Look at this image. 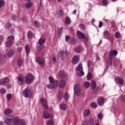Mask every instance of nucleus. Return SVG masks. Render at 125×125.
<instances>
[{"label":"nucleus","mask_w":125,"mask_h":125,"mask_svg":"<svg viewBox=\"0 0 125 125\" xmlns=\"http://www.w3.org/2000/svg\"><path fill=\"white\" fill-rule=\"evenodd\" d=\"M34 80H35V77L31 73L27 74L25 76V83L27 84H31Z\"/></svg>","instance_id":"1"},{"label":"nucleus","mask_w":125,"mask_h":125,"mask_svg":"<svg viewBox=\"0 0 125 125\" xmlns=\"http://www.w3.org/2000/svg\"><path fill=\"white\" fill-rule=\"evenodd\" d=\"M4 123L8 125H14V116L12 115H10L8 118L5 120Z\"/></svg>","instance_id":"2"},{"label":"nucleus","mask_w":125,"mask_h":125,"mask_svg":"<svg viewBox=\"0 0 125 125\" xmlns=\"http://www.w3.org/2000/svg\"><path fill=\"white\" fill-rule=\"evenodd\" d=\"M23 95L25 98H31L32 97L33 95L32 94V91L30 88H27L23 90Z\"/></svg>","instance_id":"3"},{"label":"nucleus","mask_w":125,"mask_h":125,"mask_svg":"<svg viewBox=\"0 0 125 125\" xmlns=\"http://www.w3.org/2000/svg\"><path fill=\"white\" fill-rule=\"evenodd\" d=\"M81 89L82 87L80 84H75L74 86V94L75 95H77V96H80V95H81Z\"/></svg>","instance_id":"4"},{"label":"nucleus","mask_w":125,"mask_h":125,"mask_svg":"<svg viewBox=\"0 0 125 125\" xmlns=\"http://www.w3.org/2000/svg\"><path fill=\"white\" fill-rule=\"evenodd\" d=\"M76 70L78 72L77 74L79 77H83V76L84 75V72L83 71V64L79 63L76 68Z\"/></svg>","instance_id":"5"},{"label":"nucleus","mask_w":125,"mask_h":125,"mask_svg":"<svg viewBox=\"0 0 125 125\" xmlns=\"http://www.w3.org/2000/svg\"><path fill=\"white\" fill-rule=\"evenodd\" d=\"M15 125H27L26 122L24 120H20L19 118H16L15 120Z\"/></svg>","instance_id":"6"},{"label":"nucleus","mask_w":125,"mask_h":125,"mask_svg":"<svg viewBox=\"0 0 125 125\" xmlns=\"http://www.w3.org/2000/svg\"><path fill=\"white\" fill-rule=\"evenodd\" d=\"M43 118L45 119V120H47V119H49L50 118H53V115L52 114H49L47 111L44 110L42 112Z\"/></svg>","instance_id":"7"},{"label":"nucleus","mask_w":125,"mask_h":125,"mask_svg":"<svg viewBox=\"0 0 125 125\" xmlns=\"http://www.w3.org/2000/svg\"><path fill=\"white\" fill-rule=\"evenodd\" d=\"M36 61L37 62V63H38V64H40L41 66H43L44 65V63L45 62L44 59L41 57H37L36 58Z\"/></svg>","instance_id":"8"},{"label":"nucleus","mask_w":125,"mask_h":125,"mask_svg":"<svg viewBox=\"0 0 125 125\" xmlns=\"http://www.w3.org/2000/svg\"><path fill=\"white\" fill-rule=\"evenodd\" d=\"M58 86V81L56 80L54 82V84H49L47 85L48 88L51 89L52 88H57V86Z\"/></svg>","instance_id":"9"},{"label":"nucleus","mask_w":125,"mask_h":125,"mask_svg":"<svg viewBox=\"0 0 125 125\" xmlns=\"http://www.w3.org/2000/svg\"><path fill=\"white\" fill-rule=\"evenodd\" d=\"M18 80V83L19 85H22L23 83H24V79L23 78V75H20L17 77Z\"/></svg>","instance_id":"10"},{"label":"nucleus","mask_w":125,"mask_h":125,"mask_svg":"<svg viewBox=\"0 0 125 125\" xmlns=\"http://www.w3.org/2000/svg\"><path fill=\"white\" fill-rule=\"evenodd\" d=\"M9 82V79L8 78H3L0 81V85H3L5 83H7Z\"/></svg>","instance_id":"11"},{"label":"nucleus","mask_w":125,"mask_h":125,"mask_svg":"<svg viewBox=\"0 0 125 125\" xmlns=\"http://www.w3.org/2000/svg\"><path fill=\"white\" fill-rule=\"evenodd\" d=\"M98 104L99 106H103L104 104V102L105 101V99L103 98L100 97L98 99Z\"/></svg>","instance_id":"12"},{"label":"nucleus","mask_w":125,"mask_h":125,"mask_svg":"<svg viewBox=\"0 0 125 125\" xmlns=\"http://www.w3.org/2000/svg\"><path fill=\"white\" fill-rule=\"evenodd\" d=\"M79 61V59L78 56H74L72 60H71V62L72 64H77Z\"/></svg>","instance_id":"13"},{"label":"nucleus","mask_w":125,"mask_h":125,"mask_svg":"<svg viewBox=\"0 0 125 125\" xmlns=\"http://www.w3.org/2000/svg\"><path fill=\"white\" fill-rule=\"evenodd\" d=\"M115 81L117 83H118L119 84H121V85L124 84V79H123L120 77H116L115 78Z\"/></svg>","instance_id":"14"},{"label":"nucleus","mask_w":125,"mask_h":125,"mask_svg":"<svg viewBox=\"0 0 125 125\" xmlns=\"http://www.w3.org/2000/svg\"><path fill=\"white\" fill-rule=\"evenodd\" d=\"M118 54V51L116 50H111L109 52V57H113V56H116Z\"/></svg>","instance_id":"15"},{"label":"nucleus","mask_w":125,"mask_h":125,"mask_svg":"<svg viewBox=\"0 0 125 125\" xmlns=\"http://www.w3.org/2000/svg\"><path fill=\"white\" fill-rule=\"evenodd\" d=\"M58 83L59 87L61 88H63V87H65V85L66 84V83H65V81L61 80L59 82H58Z\"/></svg>","instance_id":"16"},{"label":"nucleus","mask_w":125,"mask_h":125,"mask_svg":"<svg viewBox=\"0 0 125 125\" xmlns=\"http://www.w3.org/2000/svg\"><path fill=\"white\" fill-rule=\"evenodd\" d=\"M17 65L19 67H22L23 65V59L21 58H19L17 61Z\"/></svg>","instance_id":"17"},{"label":"nucleus","mask_w":125,"mask_h":125,"mask_svg":"<svg viewBox=\"0 0 125 125\" xmlns=\"http://www.w3.org/2000/svg\"><path fill=\"white\" fill-rule=\"evenodd\" d=\"M12 113V110L10 108H8L4 110V114L6 116L9 115V114H11Z\"/></svg>","instance_id":"18"},{"label":"nucleus","mask_w":125,"mask_h":125,"mask_svg":"<svg viewBox=\"0 0 125 125\" xmlns=\"http://www.w3.org/2000/svg\"><path fill=\"white\" fill-rule=\"evenodd\" d=\"M14 54V50L11 49L8 52L7 54V57H12Z\"/></svg>","instance_id":"19"},{"label":"nucleus","mask_w":125,"mask_h":125,"mask_svg":"<svg viewBox=\"0 0 125 125\" xmlns=\"http://www.w3.org/2000/svg\"><path fill=\"white\" fill-rule=\"evenodd\" d=\"M77 34L79 38V39H84V34L83 32L78 31L77 32Z\"/></svg>","instance_id":"20"},{"label":"nucleus","mask_w":125,"mask_h":125,"mask_svg":"<svg viewBox=\"0 0 125 125\" xmlns=\"http://www.w3.org/2000/svg\"><path fill=\"white\" fill-rule=\"evenodd\" d=\"M59 77H61V78H63L64 77H66L67 76V73L65 72V71L62 70L60 72L59 74Z\"/></svg>","instance_id":"21"},{"label":"nucleus","mask_w":125,"mask_h":125,"mask_svg":"<svg viewBox=\"0 0 125 125\" xmlns=\"http://www.w3.org/2000/svg\"><path fill=\"white\" fill-rule=\"evenodd\" d=\"M60 108L61 110L64 111L65 110H67V106L65 104H62L60 105Z\"/></svg>","instance_id":"22"},{"label":"nucleus","mask_w":125,"mask_h":125,"mask_svg":"<svg viewBox=\"0 0 125 125\" xmlns=\"http://www.w3.org/2000/svg\"><path fill=\"white\" fill-rule=\"evenodd\" d=\"M34 35L33 34V32H31V31H29L27 33V38L28 39H33V38H34Z\"/></svg>","instance_id":"23"},{"label":"nucleus","mask_w":125,"mask_h":125,"mask_svg":"<svg viewBox=\"0 0 125 125\" xmlns=\"http://www.w3.org/2000/svg\"><path fill=\"white\" fill-rule=\"evenodd\" d=\"M91 63L92 62L90 61V60L88 61L87 65L89 68V72H93V69H92V68H90V66H91Z\"/></svg>","instance_id":"24"},{"label":"nucleus","mask_w":125,"mask_h":125,"mask_svg":"<svg viewBox=\"0 0 125 125\" xmlns=\"http://www.w3.org/2000/svg\"><path fill=\"white\" fill-rule=\"evenodd\" d=\"M5 44L6 47H10V46H12L13 43L12 42H11V41L10 40L9 41L6 42Z\"/></svg>","instance_id":"25"},{"label":"nucleus","mask_w":125,"mask_h":125,"mask_svg":"<svg viewBox=\"0 0 125 125\" xmlns=\"http://www.w3.org/2000/svg\"><path fill=\"white\" fill-rule=\"evenodd\" d=\"M83 115L84 117H87V116H89V115H90V110L88 109L84 110Z\"/></svg>","instance_id":"26"},{"label":"nucleus","mask_w":125,"mask_h":125,"mask_svg":"<svg viewBox=\"0 0 125 125\" xmlns=\"http://www.w3.org/2000/svg\"><path fill=\"white\" fill-rule=\"evenodd\" d=\"M40 102L41 104L42 105V106L43 105H45L46 104H47V101H46V100H45V99L44 98H42L40 100Z\"/></svg>","instance_id":"27"},{"label":"nucleus","mask_w":125,"mask_h":125,"mask_svg":"<svg viewBox=\"0 0 125 125\" xmlns=\"http://www.w3.org/2000/svg\"><path fill=\"white\" fill-rule=\"evenodd\" d=\"M95 87H96V82H95V81H93L91 83V88L92 89H95Z\"/></svg>","instance_id":"28"},{"label":"nucleus","mask_w":125,"mask_h":125,"mask_svg":"<svg viewBox=\"0 0 125 125\" xmlns=\"http://www.w3.org/2000/svg\"><path fill=\"white\" fill-rule=\"evenodd\" d=\"M107 65L108 66H112V58L111 57H108V58Z\"/></svg>","instance_id":"29"},{"label":"nucleus","mask_w":125,"mask_h":125,"mask_svg":"<svg viewBox=\"0 0 125 125\" xmlns=\"http://www.w3.org/2000/svg\"><path fill=\"white\" fill-rule=\"evenodd\" d=\"M45 42V39H40L38 42V43L39 45H43V43H44V42Z\"/></svg>","instance_id":"30"},{"label":"nucleus","mask_w":125,"mask_h":125,"mask_svg":"<svg viewBox=\"0 0 125 125\" xmlns=\"http://www.w3.org/2000/svg\"><path fill=\"white\" fill-rule=\"evenodd\" d=\"M71 23V20H70V18L68 17H66L65 18V24H69Z\"/></svg>","instance_id":"31"},{"label":"nucleus","mask_w":125,"mask_h":125,"mask_svg":"<svg viewBox=\"0 0 125 125\" xmlns=\"http://www.w3.org/2000/svg\"><path fill=\"white\" fill-rule=\"evenodd\" d=\"M32 5H33V3L28 2L25 4L26 8H30V7H32Z\"/></svg>","instance_id":"32"},{"label":"nucleus","mask_w":125,"mask_h":125,"mask_svg":"<svg viewBox=\"0 0 125 125\" xmlns=\"http://www.w3.org/2000/svg\"><path fill=\"white\" fill-rule=\"evenodd\" d=\"M25 48L26 51V54H29V53H30V46L29 45H26L25 46Z\"/></svg>","instance_id":"33"},{"label":"nucleus","mask_w":125,"mask_h":125,"mask_svg":"<svg viewBox=\"0 0 125 125\" xmlns=\"http://www.w3.org/2000/svg\"><path fill=\"white\" fill-rule=\"evenodd\" d=\"M74 51L77 53H80L81 51H82V48L81 47H79L74 49Z\"/></svg>","instance_id":"34"},{"label":"nucleus","mask_w":125,"mask_h":125,"mask_svg":"<svg viewBox=\"0 0 125 125\" xmlns=\"http://www.w3.org/2000/svg\"><path fill=\"white\" fill-rule=\"evenodd\" d=\"M84 86L85 88H88L90 86V83L89 82H86L84 83Z\"/></svg>","instance_id":"35"},{"label":"nucleus","mask_w":125,"mask_h":125,"mask_svg":"<svg viewBox=\"0 0 125 125\" xmlns=\"http://www.w3.org/2000/svg\"><path fill=\"white\" fill-rule=\"evenodd\" d=\"M115 38H116V39H119V38H120V37H121V33H120V32H116L114 35Z\"/></svg>","instance_id":"36"},{"label":"nucleus","mask_w":125,"mask_h":125,"mask_svg":"<svg viewBox=\"0 0 125 125\" xmlns=\"http://www.w3.org/2000/svg\"><path fill=\"white\" fill-rule=\"evenodd\" d=\"M70 98V95L68 93H66L64 96V99L65 100H68Z\"/></svg>","instance_id":"37"},{"label":"nucleus","mask_w":125,"mask_h":125,"mask_svg":"<svg viewBox=\"0 0 125 125\" xmlns=\"http://www.w3.org/2000/svg\"><path fill=\"white\" fill-rule=\"evenodd\" d=\"M12 97V95L11 94H7L6 99H7L8 101H9L11 99Z\"/></svg>","instance_id":"38"},{"label":"nucleus","mask_w":125,"mask_h":125,"mask_svg":"<svg viewBox=\"0 0 125 125\" xmlns=\"http://www.w3.org/2000/svg\"><path fill=\"white\" fill-rule=\"evenodd\" d=\"M6 93V90L4 88L0 89V93L1 94H4Z\"/></svg>","instance_id":"39"},{"label":"nucleus","mask_w":125,"mask_h":125,"mask_svg":"<svg viewBox=\"0 0 125 125\" xmlns=\"http://www.w3.org/2000/svg\"><path fill=\"white\" fill-rule=\"evenodd\" d=\"M43 47H44L43 45H39L38 48V50H39V51H41L42 49H43Z\"/></svg>","instance_id":"40"},{"label":"nucleus","mask_w":125,"mask_h":125,"mask_svg":"<svg viewBox=\"0 0 125 125\" xmlns=\"http://www.w3.org/2000/svg\"><path fill=\"white\" fill-rule=\"evenodd\" d=\"M92 75L90 72H89L87 75V80H90V79H92Z\"/></svg>","instance_id":"41"},{"label":"nucleus","mask_w":125,"mask_h":125,"mask_svg":"<svg viewBox=\"0 0 125 125\" xmlns=\"http://www.w3.org/2000/svg\"><path fill=\"white\" fill-rule=\"evenodd\" d=\"M62 32H63V28L61 27L58 29V35H61V34H62Z\"/></svg>","instance_id":"42"},{"label":"nucleus","mask_w":125,"mask_h":125,"mask_svg":"<svg viewBox=\"0 0 125 125\" xmlns=\"http://www.w3.org/2000/svg\"><path fill=\"white\" fill-rule=\"evenodd\" d=\"M4 0H0V7H2L3 5H4Z\"/></svg>","instance_id":"43"},{"label":"nucleus","mask_w":125,"mask_h":125,"mask_svg":"<svg viewBox=\"0 0 125 125\" xmlns=\"http://www.w3.org/2000/svg\"><path fill=\"white\" fill-rule=\"evenodd\" d=\"M98 118L99 119V120H102V119H103V114H102L101 113H100L98 115Z\"/></svg>","instance_id":"44"},{"label":"nucleus","mask_w":125,"mask_h":125,"mask_svg":"<svg viewBox=\"0 0 125 125\" xmlns=\"http://www.w3.org/2000/svg\"><path fill=\"white\" fill-rule=\"evenodd\" d=\"M121 101L123 102V103H125V95H122L121 96Z\"/></svg>","instance_id":"45"},{"label":"nucleus","mask_w":125,"mask_h":125,"mask_svg":"<svg viewBox=\"0 0 125 125\" xmlns=\"http://www.w3.org/2000/svg\"><path fill=\"white\" fill-rule=\"evenodd\" d=\"M64 55V51H61L59 53V57H62Z\"/></svg>","instance_id":"46"},{"label":"nucleus","mask_w":125,"mask_h":125,"mask_svg":"<svg viewBox=\"0 0 125 125\" xmlns=\"http://www.w3.org/2000/svg\"><path fill=\"white\" fill-rule=\"evenodd\" d=\"M34 24L37 28L40 27V23L37 21H34Z\"/></svg>","instance_id":"47"},{"label":"nucleus","mask_w":125,"mask_h":125,"mask_svg":"<svg viewBox=\"0 0 125 125\" xmlns=\"http://www.w3.org/2000/svg\"><path fill=\"white\" fill-rule=\"evenodd\" d=\"M49 82L50 83H53V82H54V79H53V78H52V77H49Z\"/></svg>","instance_id":"48"},{"label":"nucleus","mask_w":125,"mask_h":125,"mask_svg":"<svg viewBox=\"0 0 125 125\" xmlns=\"http://www.w3.org/2000/svg\"><path fill=\"white\" fill-rule=\"evenodd\" d=\"M47 125H53V121L52 120H49L47 123Z\"/></svg>","instance_id":"49"},{"label":"nucleus","mask_w":125,"mask_h":125,"mask_svg":"<svg viewBox=\"0 0 125 125\" xmlns=\"http://www.w3.org/2000/svg\"><path fill=\"white\" fill-rule=\"evenodd\" d=\"M8 40H9L10 41H13L14 40V36H10L8 37Z\"/></svg>","instance_id":"50"},{"label":"nucleus","mask_w":125,"mask_h":125,"mask_svg":"<svg viewBox=\"0 0 125 125\" xmlns=\"http://www.w3.org/2000/svg\"><path fill=\"white\" fill-rule=\"evenodd\" d=\"M91 106L93 107V108H97V104H96V103H93L91 104Z\"/></svg>","instance_id":"51"},{"label":"nucleus","mask_w":125,"mask_h":125,"mask_svg":"<svg viewBox=\"0 0 125 125\" xmlns=\"http://www.w3.org/2000/svg\"><path fill=\"white\" fill-rule=\"evenodd\" d=\"M10 27H11V23H8L5 25L6 28H10Z\"/></svg>","instance_id":"52"},{"label":"nucleus","mask_w":125,"mask_h":125,"mask_svg":"<svg viewBox=\"0 0 125 125\" xmlns=\"http://www.w3.org/2000/svg\"><path fill=\"white\" fill-rule=\"evenodd\" d=\"M103 4H104V5H107V4H108V2L107 1V0H103Z\"/></svg>","instance_id":"53"},{"label":"nucleus","mask_w":125,"mask_h":125,"mask_svg":"<svg viewBox=\"0 0 125 125\" xmlns=\"http://www.w3.org/2000/svg\"><path fill=\"white\" fill-rule=\"evenodd\" d=\"M103 26V22L100 21L99 23V28H101Z\"/></svg>","instance_id":"54"},{"label":"nucleus","mask_w":125,"mask_h":125,"mask_svg":"<svg viewBox=\"0 0 125 125\" xmlns=\"http://www.w3.org/2000/svg\"><path fill=\"white\" fill-rule=\"evenodd\" d=\"M79 28L81 29H84V25H83V24L80 25Z\"/></svg>","instance_id":"55"},{"label":"nucleus","mask_w":125,"mask_h":125,"mask_svg":"<svg viewBox=\"0 0 125 125\" xmlns=\"http://www.w3.org/2000/svg\"><path fill=\"white\" fill-rule=\"evenodd\" d=\"M69 40H70V36H65L66 42H69Z\"/></svg>","instance_id":"56"},{"label":"nucleus","mask_w":125,"mask_h":125,"mask_svg":"<svg viewBox=\"0 0 125 125\" xmlns=\"http://www.w3.org/2000/svg\"><path fill=\"white\" fill-rule=\"evenodd\" d=\"M22 49H23V48H22V47H19V48H18V52H21V51H22Z\"/></svg>","instance_id":"57"},{"label":"nucleus","mask_w":125,"mask_h":125,"mask_svg":"<svg viewBox=\"0 0 125 125\" xmlns=\"http://www.w3.org/2000/svg\"><path fill=\"white\" fill-rule=\"evenodd\" d=\"M44 109H45L46 110H48V106H47V105L46 104H44L43 105Z\"/></svg>","instance_id":"58"},{"label":"nucleus","mask_w":125,"mask_h":125,"mask_svg":"<svg viewBox=\"0 0 125 125\" xmlns=\"http://www.w3.org/2000/svg\"><path fill=\"white\" fill-rule=\"evenodd\" d=\"M10 33L12 35H14L15 33V30L14 29H12L10 31Z\"/></svg>","instance_id":"59"},{"label":"nucleus","mask_w":125,"mask_h":125,"mask_svg":"<svg viewBox=\"0 0 125 125\" xmlns=\"http://www.w3.org/2000/svg\"><path fill=\"white\" fill-rule=\"evenodd\" d=\"M59 13L60 15H63V11L60 10L59 11Z\"/></svg>","instance_id":"60"},{"label":"nucleus","mask_w":125,"mask_h":125,"mask_svg":"<svg viewBox=\"0 0 125 125\" xmlns=\"http://www.w3.org/2000/svg\"><path fill=\"white\" fill-rule=\"evenodd\" d=\"M61 96H63V92H60L59 93V97H61Z\"/></svg>","instance_id":"61"},{"label":"nucleus","mask_w":125,"mask_h":125,"mask_svg":"<svg viewBox=\"0 0 125 125\" xmlns=\"http://www.w3.org/2000/svg\"><path fill=\"white\" fill-rule=\"evenodd\" d=\"M0 40L1 41H4V37H3V36L0 35Z\"/></svg>","instance_id":"62"},{"label":"nucleus","mask_w":125,"mask_h":125,"mask_svg":"<svg viewBox=\"0 0 125 125\" xmlns=\"http://www.w3.org/2000/svg\"><path fill=\"white\" fill-rule=\"evenodd\" d=\"M16 18H17V16H16V15L12 16V19H13V20H15L16 19Z\"/></svg>","instance_id":"63"},{"label":"nucleus","mask_w":125,"mask_h":125,"mask_svg":"<svg viewBox=\"0 0 125 125\" xmlns=\"http://www.w3.org/2000/svg\"><path fill=\"white\" fill-rule=\"evenodd\" d=\"M53 62H54V63H56V58H55V57H53L52 59Z\"/></svg>","instance_id":"64"}]
</instances>
